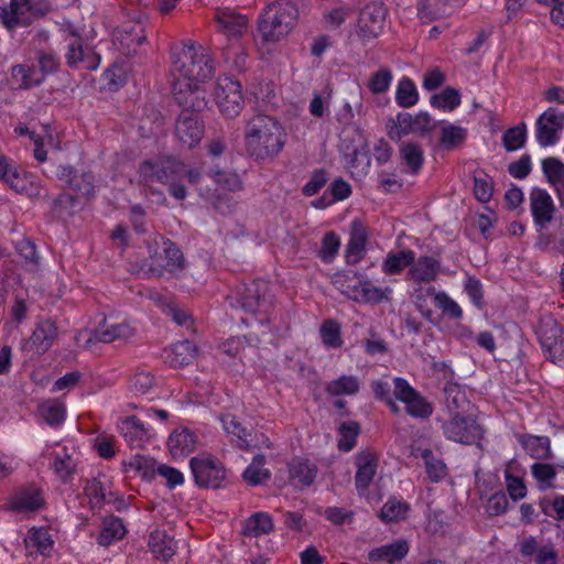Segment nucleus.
<instances>
[{
    "instance_id": "f257e3e1",
    "label": "nucleus",
    "mask_w": 564,
    "mask_h": 564,
    "mask_svg": "<svg viewBox=\"0 0 564 564\" xmlns=\"http://www.w3.org/2000/svg\"><path fill=\"white\" fill-rule=\"evenodd\" d=\"M243 141L247 153L256 161H271L284 148L286 133L275 117L256 113L246 121Z\"/></svg>"
},
{
    "instance_id": "f03ea898",
    "label": "nucleus",
    "mask_w": 564,
    "mask_h": 564,
    "mask_svg": "<svg viewBox=\"0 0 564 564\" xmlns=\"http://www.w3.org/2000/svg\"><path fill=\"white\" fill-rule=\"evenodd\" d=\"M172 59L182 80L205 83L215 74L214 59L202 45L184 44L173 52Z\"/></svg>"
},
{
    "instance_id": "7ed1b4c3",
    "label": "nucleus",
    "mask_w": 564,
    "mask_h": 564,
    "mask_svg": "<svg viewBox=\"0 0 564 564\" xmlns=\"http://www.w3.org/2000/svg\"><path fill=\"white\" fill-rule=\"evenodd\" d=\"M299 9L291 0H278L265 7L259 18L258 29L265 42H278L293 29Z\"/></svg>"
},
{
    "instance_id": "20e7f679",
    "label": "nucleus",
    "mask_w": 564,
    "mask_h": 564,
    "mask_svg": "<svg viewBox=\"0 0 564 564\" xmlns=\"http://www.w3.org/2000/svg\"><path fill=\"white\" fill-rule=\"evenodd\" d=\"M209 176L214 181L216 188H206L205 191L200 188V195L219 213H231L236 203L229 194L242 191V180L237 173L224 170H212Z\"/></svg>"
},
{
    "instance_id": "39448f33",
    "label": "nucleus",
    "mask_w": 564,
    "mask_h": 564,
    "mask_svg": "<svg viewBox=\"0 0 564 564\" xmlns=\"http://www.w3.org/2000/svg\"><path fill=\"white\" fill-rule=\"evenodd\" d=\"M242 310L256 316L259 323L270 321V314L274 307L273 295L267 281L254 280L243 285L238 299Z\"/></svg>"
},
{
    "instance_id": "423d86ee",
    "label": "nucleus",
    "mask_w": 564,
    "mask_h": 564,
    "mask_svg": "<svg viewBox=\"0 0 564 564\" xmlns=\"http://www.w3.org/2000/svg\"><path fill=\"white\" fill-rule=\"evenodd\" d=\"M215 101L227 118L237 117L245 105L241 84L228 76L219 77L214 90Z\"/></svg>"
},
{
    "instance_id": "0eeeda50",
    "label": "nucleus",
    "mask_w": 564,
    "mask_h": 564,
    "mask_svg": "<svg viewBox=\"0 0 564 564\" xmlns=\"http://www.w3.org/2000/svg\"><path fill=\"white\" fill-rule=\"evenodd\" d=\"M134 333V328L127 322L109 323L104 321L93 334L79 332L75 339L78 346L89 349L93 343L110 344L117 340L126 341L133 337Z\"/></svg>"
},
{
    "instance_id": "6e6552de",
    "label": "nucleus",
    "mask_w": 564,
    "mask_h": 564,
    "mask_svg": "<svg viewBox=\"0 0 564 564\" xmlns=\"http://www.w3.org/2000/svg\"><path fill=\"white\" fill-rule=\"evenodd\" d=\"M387 8L380 1L367 3L359 12L356 35L362 42L378 37L384 26Z\"/></svg>"
},
{
    "instance_id": "1a4fd4ad",
    "label": "nucleus",
    "mask_w": 564,
    "mask_h": 564,
    "mask_svg": "<svg viewBox=\"0 0 564 564\" xmlns=\"http://www.w3.org/2000/svg\"><path fill=\"white\" fill-rule=\"evenodd\" d=\"M184 172L185 164L170 158L155 162L144 161L139 167L140 176L145 183L158 181L166 185L182 181Z\"/></svg>"
},
{
    "instance_id": "9d476101",
    "label": "nucleus",
    "mask_w": 564,
    "mask_h": 564,
    "mask_svg": "<svg viewBox=\"0 0 564 564\" xmlns=\"http://www.w3.org/2000/svg\"><path fill=\"white\" fill-rule=\"evenodd\" d=\"M443 431L448 440L468 445L480 441L484 433L473 413L449 417L443 424Z\"/></svg>"
},
{
    "instance_id": "9b49d317",
    "label": "nucleus",
    "mask_w": 564,
    "mask_h": 564,
    "mask_svg": "<svg viewBox=\"0 0 564 564\" xmlns=\"http://www.w3.org/2000/svg\"><path fill=\"white\" fill-rule=\"evenodd\" d=\"M145 40V24L139 19L124 21L113 32V45L127 56L135 54Z\"/></svg>"
},
{
    "instance_id": "f8f14e48",
    "label": "nucleus",
    "mask_w": 564,
    "mask_h": 564,
    "mask_svg": "<svg viewBox=\"0 0 564 564\" xmlns=\"http://www.w3.org/2000/svg\"><path fill=\"white\" fill-rule=\"evenodd\" d=\"M173 98L183 108L193 113L203 111L207 106L206 93L197 82L176 79L173 85Z\"/></svg>"
},
{
    "instance_id": "ddd939ff",
    "label": "nucleus",
    "mask_w": 564,
    "mask_h": 564,
    "mask_svg": "<svg viewBox=\"0 0 564 564\" xmlns=\"http://www.w3.org/2000/svg\"><path fill=\"white\" fill-rule=\"evenodd\" d=\"M539 338L551 361H564V330L554 318L547 317L541 322Z\"/></svg>"
},
{
    "instance_id": "4468645a",
    "label": "nucleus",
    "mask_w": 564,
    "mask_h": 564,
    "mask_svg": "<svg viewBox=\"0 0 564 564\" xmlns=\"http://www.w3.org/2000/svg\"><path fill=\"white\" fill-rule=\"evenodd\" d=\"M393 394L405 404L406 413L414 417H429L432 414L431 404L410 383L400 377L393 379Z\"/></svg>"
},
{
    "instance_id": "2eb2a0df",
    "label": "nucleus",
    "mask_w": 564,
    "mask_h": 564,
    "mask_svg": "<svg viewBox=\"0 0 564 564\" xmlns=\"http://www.w3.org/2000/svg\"><path fill=\"white\" fill-rule=\"evenodd\" d=\"M530 212L535 227L545 230L557 213L551 194L541 187H533L529 194Z\"/></svg>"
},
{
    "instance_id": "dca6fc26",
    "label": "nucleus",
    "mask_w": 564,
    "mask_h": 564,
    "mask_svg": "<svg viewBox=\"0 0 564 564\" xmlns=\"http://www.w3.org/2000/svg\"><path fill=\"white\" fill-rule=\"evenodd\" d=\"M191 469L195 482L203 488H219L226 475L223 465L217 459L209 457H193Z\"/></svg>"
},
{
    "instance_id": "f3484780",
    "label": "nucleus",
    "mask_w": 564,
    "mask_h": 564,
    "mask_svg": "<svg viewBox=\"0 0 564 564\" xmlns=\"http://www.w3.org/2000/svg\"><path fill=\"white\" fill-rule=\"evenodd\" d=\"M36 15L30 0H11L9 7H0V22L10 32L29 26Z\"/></svg>"
},
{
    "instance_id": "a211bd4d",
    "label": "nucleus",
    "mask_w": 564,
    "mask_h": 564,
    "mask_svg": "<svg viewBox=\"0 0 564 564\" xmlns=\"http://www.w3.org/2000/svg\"><path fill=\"white\" fill-rule=\"evenodd\" d=\"M57 335L58 329L54 322L41 321L36 324L31 337L22 345V349L33 355H42L52 347Z\"/></svg>"
},
{
    "instance_id": "6ab92c4d",
    "label": "nucleus",
    "mask_w": 564,
    "mask_h": 564,
    "mask_svg": "<svg viewBox=\"0 0 564 564\" xmlns=\"http://www.w3.org/2000/svg\"><path fill=\"white\" fill-rule=\"evenodd\" d=\"M564 127V116L554 108H547L536 120V140L541 147L557 141V132Z\"/></svg>"
},
{
    "instance_id": "aec40b11",
    "label": "nucleus",
    "mask_w": 564,
    "mask_h": 564,
    "mask_svg": "<svg viewBox=\"0 0 564 564\" xmlns=\"http://www.w3.org/2000/svg\"><path fill=\"white\" fill-rule=\"evenodd\" d=\"M175 134L183 144L193 148L204 135V124L196 113L182 111L175 123Z\"/></svg>"
},
{
    "instance_id": "412c9836",
    "label": "nucleus",
    "mask_w": 564,
    "mask_h": 564,
    "mask_svg": "<svg viewBox=\"0 0 564 564\" xmlns=\"http://www.w3.org/2000/svg\"><path fill=\"white\" fill-rule=\"evenodd\" d=\"M56 175L58 180L64 182L69 188L78 195L90 196L94 194V176L89 172L77 173L73 167L61 165Z\"/></svg>"
},
{
    "instance_id": "4be33fe9",
    "label": "nucleus",
    "mask_w": 564,
    "mask_h": 564,
    "mask_svg": "<svg viewBox=\"0 0 564 564\" xmlns=\"http://www.w3.org/2000/svg\"><path fill=\"white\" fill-rule=\"evenodd\" d=\"M357 473L355 485L360 495L365 494L371 484L378 466V457L373 452L364 451L356 457Z\"/></svg>"
},
{
    "instance_id": "5701e85b",
    "label": "nucleus",
    "mask_w": 564,
    "mask_h": 564,
    "mask_svg": "<svg viewBox=\"0 0 564 564\" xmlns=\"http://www.w3.org/2000/svg\"><path fill=\"white\" fill-rule=\"evenodd\" d=\"M543 174L553 187L560 207L564 209V163L556 158H546L541 162Z\"/></svg>"
},
{
    "instance_id": "b1692460",
    "label": "nucleus",
    "mask_w": 564,
    "mask_h": 564,
    "mask_svg": "<svg viewBox=\"0 0 564 564\" xmlns=\"http://www.w3.org/2000/svg\"><path fill=\"white\" fill-rule=\"evenodd\" d=\"M445 405L449 416L471 414L474 405L467 399L465 391L456 383H448L444 388Z\"/></svg>"
},
{
    "instance_id": "393cba45",
    "label": "nucleus",
    "mask_w": 564,
    "mask_h": 564,
    "mask_svg": "<svg viewBox=\"0 0 564 564\" xmlns=\"http://www.w3.org/2000/svg\"><path fill=\"white\" fill-rule=\"evenodd\" d=\"M518 442L527 454L536 460H547L553 457L551 441L547 436L521 434L518 436Z\"/></svg>"
},
{
    "instance_id": "a878e982",
    "label": "nucleus",
    "mask_w": 564,
    "mask_h": 564,
    "mask_svg": "<svg viewBox=\"0 0 564 564\" xmlns=\"http://www.w3.org/2000/svg\"><path fill=\"white\" fill-rule=\"evenodd\" d=\"M408 553L409 544L405 540L401 539L371 550L368 556L372 562L384 561L388 564H395L401 562Z\"/></svg>"
},
{
    "instance_id": "bb28decb",
    "label": "nucleus",
    "mask_w": 564,
    "mask_h": 564,
    "mask_svg": "<svg viewBox=\"0 0 564 564\" xmlns=\"http://www.w3.org/2000/svg\"><path fill=\"white\" fill-rule=\"evenodd\" d=\"M119 430L131 447H141L149 440L148 430L134 415L122 419L119 423Z\"/></svg>"
},
{
    "instance_id": "cd10ccee",
    "label": "nucleus",
    "mask_w": 564,
    "mask_h": 564,
    "mask_svg": "<svg viewBox=\"0 0 564 564\" xmlns=\"http://www.w3.org/2000/svg\"><path fill=\"white\" fill-rule=\"evenodd\" d=\"M290 479L300 488L310 487L317 475V467L307 459L293 458L289 464Z\"/></svg>"
},
{
    "instance_id": "c85d7f7f",
    "label": "nucleus",
    "mask_w": 564,
    "mask_h": 564,
    "mask_svg": "<svg viewBox=\"0 0 564 564\" xmlns=\"http://www.w3.org/2000/svg\"><path fill=\"white\" fill-rule=\"evenodd\" d=\"M216 22L224 33L229 36H237L246 31L248 19L231 9H221L217 10Z\"/></svg>"
},
{
    "instance_id": "c756f323",
    "label": "nucleus",
    "mask_w": 564,
    "mask_h": 564,
    "mask_svg": "<svg viewBox=\"0 0 564 564\" xmlns=\"http://www.w3.org/2000/svg\"><path fill=\"white\" fill-rule=\"evenodd\" d=\"M148 545L155 558L169 561L176 551V542L164 530H155L149 536Z\"/></svg>"
},
{
    "instance_id": "7c9ffc66",
    "label": "nucleus",
    "mask_w": 564,
    "mask_h": 564,
    "mask_svg": "<svg viewBox=\"0 0 564 564\" xmlns=\"http://www.w3.org/2000/svg\"><path fill=\"white\" fill-rule=\"evenodd\" d=\"M170 453L174 458L185 457L194 452L195 435L187 429L173 432L167 442Z\"/></svg>"
},
{
    "instance_id": "2f4dec72",
    "label": "nucleus",
    "mask_w": 564,
    "mask_h": 564,
    "mask_svg": "<svg viewBox=\"0 0 564 564\" xmlns=\"http://www.w3.org/2000/svg\"><path fill=\"white\" fill-rule=\"evenodd\" d=\"M365 276L358 274L354 271H348L345 273H337L333 278L334 285L345 295L352 299L354 301H359V295L361 292V288L365 282Z\"/></svg>"
},
{
    "instance_id": "473e14b6",
    "label": "nucleus",
    "mask_w": 564,
    "mask_h": 564,
    "mask_svg": "<svg viewBox=\"0 0 564 564\" xmlns=\"http://www.w3.org/2000/svg\"><path fill=\"white\" fill-rule=\"evenodd\" d=\"M440 263L432 257H421L409 271L410 279L415 283H429L436 279Z\"/></svg>"
},
{
    "instance_id": "72a5a7b5",
    "label": "nucleus",
    "mask_w": 564,
    "mask_h": 564,
    "mask_svg": "<svg viewBox=\"0 0 564 564\" xmlns=\"http://www.w3.org/2000/svg\"><path fill=\"white\" fill-rule=\"evenodd\" d=\"M196 350V346L191 340L178 341L166 351V362L174 368L188 365L195 359Z\"/></svg>"
},
{
    "instance_id": "f704fd0d",
    "label": "nucleus",
    "mask_w": 564,
    "mask_h": 564,
    "mask_svg": "<svg viewBox=\"0 0 564 564\" xmlns=\"http://www.w3.org/2000/svg\"><path fill=\"white\" fill-rule=\"evenodd\" d=\"M367 234L365 228L357 223H354L350 239L346 249V260L350 264L359 262L366 251Z\"/></svg>"
},
{
    "instance_id": "c9c22d12",
    "label": "nucleus",
    "mask_w": 564,
    "mask_h": 564,
    "mask_svg": "<svg viewBox=\"0 0 564 564\" xmlns=\"http://www.w3.org/2000/svg\"><path fill=\"white\" fill-rule=\"evenodd\" d=\"M11 77L19 89H30L39 86L44 80V76L40 74L37 68L28 64L13 66Z\"/></svg>"
},
{
    "instance_id": "e433bc0d",
    "label": "nucleus",
    "mask_w": 564,
    "mask_h": 564,
    "mask_svg": "<svg viewBox=\"0 0 564 564\" xmlns=\"http://www.w3.org/2000/svg\"><path fill=\"white\" fill-rule=\"evenodd\" d=\"M274 524L267 512H256L243 524L242 534L249 538H258L273 531Z\"/></svg>"
},
{
    "instance_id": "4c0bfd02",
    "label": "nucleus",
    "mask_w": 564,
    "mask_h": 564,
    "mask_svg": "<svg viewBox=\"0 0 564 564\" xmlns=\"http://www.w3.org/2000/svg\"><path fill=\"white\" fill-rule=\"evenodd\" d=\"M400 158L411 174H417L424 163V152L420 144L404 142L400 147Z\"/></svg>"
},
{
    "instance_id": "58836bf2",
    "label": "nucleus",
    "mask_w": 564,
    "mask_h": 564,
    "mask_svg": "<svg viewBox=\"0 0 564 564\" xmlns=\"http://www.w3.org/2000/svg\"><path fill=\"white\" fill-rule=\"evenodd\" d=\"M388 137L399 142L404 135L413 133L412 115L399 112L395 118H389L386 123Z\"/></svg>"
},
{
    "instance_id": "ea45409f",
    "label": "nucleus",
    "mask_w": 564,
    "mask_h": 564,
    "mask_svg": "<svg viewBox=\"0 0 564 564\" xmlns=\"http://www.w3.org/2000/svg\"><path fill=\"white\" fill-rule=\"evenodd\" d=\"M414 252L409 249L399 252H390L382 263V271L387 275L400 274L406 267L414 262Z\"/></svg>"
},
{
    "instance_id": "a19ab883",
    "label": "nucleus",
    "mask_w": 564,
    "mask_h": 564,
    "mask_svg": "<svg viewBox=\"0 0 564 564\" xmlns=\"http://www.w3.org/2000/svg\"><path fill=\"white\" fill-rule=\"evenodd\" d=\"M43 503L41 494L36 489H23L11 501V508L18 512L37 510Z\"/></svg>"
},
{
    "instance_id": "79ce46f5",
    "label": "nucleus",
    "mask_w": 564,
    "mask_h": 564,
    "mask_svg": "<svg viewBox=\"0 0 564 564\" xmlns=\"http://www.w3.org/2000/svg\"><path fill=\"white\" fill-rule=\"evenodd\" d=\"M126 528L120 518L108 517L104 520L102 530L98 536V543L108 546L112 542L121 540L126 535Z\"/></svg>"
},
{
    "instance_id": "37998d69",
    "label": "nucleus",
    "mask_w": 564,
    "mask_h": 564,
    "mask_svg": "<svg viewBox=\"0 0 564 564\" xmlns=\"http://www.w3.org/2000/svg\"><path fill=\"white\" fill-rule=\"evenodd\" d=\"M221 422L227 433H230L238 437V446L241 449H249L256 446L252 440L249 438L251 436V433L248 432L247 429L241 425V423L235 415L225 414L221 416Z\"/></svg>"
},
{
    "instance_id": "c03bdc74",
    "label": "nucleus",
    "mask_w": 564,
    "mask_h": 564,
    "mask_svg": "<svg viewBox=\"0 0 564 564\" xmlns=\"http://www.w3.org/2000/svg\"><path fill=\"white\" fill-rule=\"evenodd\" d=\"M264 465L265 457L263 455H256L251 464L243 471V479L251 486H257L268 480L271 473Z\"/></svg>"
},
{
    "instance_id": "a18cd8bd",
    "label": "nucleus",
    "mask_w": 564,
    "mask_h": 564,
    "mask_svg": "<svg viewBox=\"0 0 564 564\" xmlns=\"http://www.w3.org/2000/svg\"><path fill=\"white\" fill-rule=\"evenodd\" d=\"M467 137L465 128L447 123L443 126L440 137V145L446 150H453L460 147Z\"/></svg>"
},
{
    "instance_id": "49530a36",
    "label": "nucleus",
    "mask_w": 564,
    "mask_h": 564,
    "mask_svg": "<svg viewBox=\"0 0 564 564\" xmlns=\"http://www.w3.org/2000/svg\"><path fill=\"white\" fill-rule=\"evenodd\" d=\"M359 380L355 376H340L339 378L332 380L325 387V391L329 395H341V394H356L359 391Z\"/></svg>"
},
{
    "instance_id": "de8ad7c7",
    "label": "nucleus",
    "mask_w": 564,
    "mask_h": 564,
    "mask_svg": "<svg viewBox=\"0 0 564 564\" xmlns=\"http://www.w3.org/2000/svg\"><path fill=\"white\" fill-rule=\"evenodd\" d=\"M531 474L538 482L540 490L545 491L554 488L553 480L556 477V467L546 463H534L531 466Z\"/></svg>"
},
{
    "instance_id": "09e8293b",
    "label": "nucleus",
    "mask_w": 564,
    "mask_h": 564,
    "mask_svg": "<svg viewBox=\"0 0 564 564\" xmlns=\"http://www.w3.org/2000/svg\"><path fill=\"white\" fill-rule=\"evenodd\" d=\"M410 506L395 498H390L381 508L380 519L383 522H399L406 518Z\"/></svg>"
},
{
    "instance_id": "8fccbe9b",
    "label": "nucleus",
    "mask_w": 564,
    "mask_h": 564,
    "mask_svg": "<svg viewBox=\"0 0 564 564\" xmlns=\"http://www.w3.org/2000/svg\"><path fill=\"white\" fill-rule=\"evenodd\" d=\"M535 246L542 251H554L564 254V227L557 234L543 231L536 238Z\"/></svg>"
},
{
    "instance_id": "3c124183",
    "label": "nucleus",
    "mask_w": 564,
    "mask_h": 564,
    "mask_svg": "<svg viewBox=\"0 0 564 564\" xmlns=\"http://www.w3.org/2000/svg\"><path fill=\"white\" fill-rule=\"evenodd\" d=\"M419 95L414 83L410 78H402L399 82L395 100L399 106L409 108L417 102Z\"/></svg>"
},
{
    "instance_id": "603ef678",
    "label": "nucleus",
    "mask_w": 564,
    "mask_h": 564,
    "mask_svg": "<svg viewBox=\"0 0 564 564\" xmlns=\"http://www.w3.org/2000/svg\"><path fill=\"white\" fill-rule=\"evenodd\" d=\"M460 104L458 90L447 87L442 93L432 96L431 105L444 111H452Z\"/></svg>"
},
{
    "instance_id": "864d4df0",
    "label": "nucleus",
    "mask_w": 564,
    "mask_h": 564,
    "mask_svg": "<svg viewBox=\"0 0 564 564\" xmlns=\"http://www.w3.org/2000/svg\"><path fill=\"white\" fill-rule=\"evenodd\" d=\"M360 432V426L357 422H345L339 426L338 448L344 452H349L356 444V437Z\"/></svg>"
},
{
    "instance_id": "5fc2aeb1",
    "label": "nucleus",
    "mask_w": 564,
    "mask_h": 564,
    "mask_svg": "<svg viewBox=\"0 0 564 564\" xmlns=\"http://www.w3.org/2000/svg\"><path fill=\"white\" fill-rule=\"evenodd\" d=\"M435 305L442 310L443 314L451 319H460L463 316V310L449 295L443 291L435 292L434 294Z\"/></svg>"
},
{
    "instance_id": "6e6d98bb",
    "label": "nucleus",
    "mask_w": 564,
    "mask_h": 564,
    "mask_svg": "<svg viewBox=\"0 0 564 564\" xmlns=\"http://www.w3.org/2000/svg\"><path fill=\"white\" fill-rule=\"evenodd\" d=\"M323 343L333 348H338L343 345L340 337V326L334 319H326L319 329Z\"/></svg>"
},
{
    "instance_id": "4d7b16f0",
    "label": "nucleus",
    "mask_w": 564,
    "mask_h": 564,
    "mask_svg": "<svg viewBox=\"0 0 564 564\" xmlns=\"http://www.w3.org/2000/svg\"><path fill=\"white\" fill-rule=\"evenodd\" d=\"M422 457L425 463L426 473L432 481H438L445 477V464L441 459L435 458L431 449H424Z\"/></svg>"
},
{
    "instance_id": "13d9d810",
    "label": "nucleus",
    "mask_w": 564,
    "mask_h": 564,
    "mask_svg": "<svg viewBox=\"0 0 564 564\" xmlns=\"http://www.w3.org/2000/svg\"><path fill=\"white\" fill-rule=\"evenodd\" d=\"M155 386L153 375L145 370L137 371L130 380V388L135 394H148Z\"/></svg>"
},
{
    "instance_id": "bf43d9fd",
    "label": "nucleus",
    "mask_w": 564,
    "mask_h": 564,
    "mask_svg": "<svg viewBox=\"0 0 564 564\" xmlns=\"http://www.w3.org/2000/svg\"><path fill=\"white\" fill-rule=\"evenodd\" d=\"M41 415L50 425H58L65 419V405L57 401H50L40 408Z\"/></svg>"
},
{
    "instance_id": "052dcab7",
    "label": "nucleus",
    "mask_w": 564,
    "mask_h": 564,
    "mask_svg": "<svg viewBox=\"0 0 564 564\" xmlns=\"http://www.w3.org/2000/svg\"><path fill=\"white\" fill-rule=\"evenodd\" d=\"M527 128L524 123L508 129L503 134V147L507 151H516L524 145Z\"/></svg>"
},
{
    "instance_id": "680f3d73",
    "label": "nucleus",
    "mask_w": 564,
    "mask_h": 564,
    "mask_svg": "<svg viewBox=\"0 0 564 564\" xmlns=\"http://www.w3.org/2000/svg\"><path fill=\"white\" fill-rule=\"evenodd\" d=\"M392 82V72L387 68H380L373 73L368 83V87L372 94L379 95L386 93Z\"/></svg>"
},
{
    "instance_id": "e2e57ef3",
    "label": "nucleus",
    "mask_w": 564,
    "mask_h": 564,
    "mask_svg": "<svg viewBox=\"0 0 564 564\" xmlns=\"http://www.w3.org/2000/svg\"><path fill=\"white\" fill-rule=\"evenodd\" d=\"M359 301L371 302V303H381L383 300L389 299V294L391 293L390 288L380 289L375 286L369 280L365 279L364 285L360 289Z\"/></svg>"
},
{
    "instance_id": "0e129e2a",
    "label": "nucleus",
    "mask_w": 564,
    "mask_h": 564,
    "mask_svg": "<svg viewBox=\"0 0 564 564\" xmlns=\"http://www.w3.org/2000/svg\"><path fill=\"white\" fill-rule=\"evenodd\" d=\"M129 466L144 479L150 480L155 475V460L151 457L135 455L130 459Z\"/></svg>"
},
{
    "instance_id": "69168bd1",
    "label": "nucleus",
    "mask_w": 564,
    "mask_h": 564,
    "mask_svg": "<svg viewBox=\"0 0 564 564\" xmlns=\"http://www.w3.org/2000/svg\"><path fill=\"white\" fill-rule=\"evenodd\" d=\"M492 184L486 173L480 172L478 175L474 176V193L479 202H489L492 196Z\"/></svg>"
},
{
    "instance_id": "338daca9",
    "label": "nucleus",
    "mask_w": 564,
    "mask_h": 564,
    "mask_svg": "<svg viewBox=\"0 0 564 564\" xmlns=\"http://www.w3.org/2000/svg\"><path fill=\"white\" fill-rule=\"evenodd\" d=\"M340 246L339 237L330 231L327 232L323 240L319 249V257L324 262H330L338 252Z\"/></svg>"
},
{
    "instance_id": "774afa93",
    "label": "nucleus",
    "mask_w": 564,
    "mask_h": 564,
    "mask_svg": "<svg viewBox=\"0 0 564 564\" xmlns=\"http://www.w3.org/2000/svg\"><path fill=\"white\" fill-rule=\"evenodd\" d=\"M66 59L67 64L70 67L84 62V50L82 39L75 34L69 35Z\"/></svg>"
}]
</instances>
